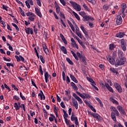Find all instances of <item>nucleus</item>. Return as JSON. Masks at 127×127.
Segmentation results:
<instances>
[{"instance_id":"4d7b16f0","label":"nucleus","mask_w":127,"mask_h":127,"mask_svg":"<svg viewBox=\"0 0 127 127\" xmlns=\"http://www.w3.org/2000/svg\"><path fill=\"white\" fill-rule=\"evenodd\" d=\"M25 2L26 5L28 7V8H30V5L29 4V3L28 2V1L27 0Z\"/></svg>"},{"instance_id":"f704fd0d","label":"nucleus","mask_w":127,"mask_h":127,"mask_svg":"<svg viewBox=\"0 0 127 127\" xmlns=\"http://www.w3.org/2000/svg\"><path fill=\"white\" fill-rule=\"evenodd\" d=\"M121 48L123 51H127V45L121 46Z\"/></svg>"},{"instance_id":"c9c22d12","label":"nucleus","mask_w":127,"mask_h":127,"mask_svg":"<svg viewBox=\"0 0 127 127\" xmlns=\"http://www.w3.org/2000/svg\"><path fill=\"white\" fill-rule=\"evenodd\" d=\"M88 81H89V82H90V83H91L92 84H95V81H94V80L90 78L87 77V78Z\"/></svg>"},{"instance_id":"e2e57ef3","label":"nucleus","mask_w":127,"mask_h":127,"mask_svg":"<svg viewBox=\"0 0 127 127\" xmlns=\"http://www.w3.org/2000/svg\"><path fill=\"white\" fill-rule=\"evenodd\" d=\"M76 100L80 104H82V103H83V101H82V99H81L80 97L78 98Z\"/></svg>"},{"instance_id":"5fc2aeb1","label":"nucleus","mask_w":127,"mask_h":127,"mask_svg":"<svg viewBox=\"0 0 127 127\" xmlns=\"http://www.w3.org/2000/svg\"><path fill=\"white\" fill-rule=\"evenodd\" d=\"M83 33L85 34L86 37H89V35H88V32L86 31V30L82 31Z\"/></svg>"},{"instance_id":"49530a36","label":"nucleus","mask_w":127,"mask_h":127,"mask_svg":"<svg viewBox=\"0 0 127 127\" xmlns=\"http://www.w3.org/2000/svg\"><path fill=\"white\" fill-rule=\"evenodd\" d=\"M25 31L27 34H30V28H27L25 29Z\"/></svg>"},{"instance_id":"bb28decb","label":"nucleus","mask_w":127,"mask_h":127,"mask_svg":"<svg viewBox=\"0 0 127 127\" xmlns=\"http://www.w3.org/2000/svg\"><path fill=\"white\" fill-rule=\"evenodd\" d=\"M69 3L71 4L73 8L76 7V5H77V3L73 1H69Z\"/></svg>"},{"instance_id":"6e6d98bb","label":"nucleus","mask_w":127,"mask_h":127,"mask_svg":"<svg viewBox=\"0 0 127 127\" xmlns=\"http://www.w3.org/2000/svg\"><path fill=\"white\" fill-rule=\"evenodd\" d=\"M88 1L92 3V4H95L96 3V1L95 0H87Z\"/></svg>"},{"instance_id":"e433bc0d","label":"nucleus","mask_w":127,"mask_h":127,"mask_svg":"<svg viewBox=\"0 0 127 127\" xmlns=\"http://www.w3.org/2000/svg\"><path fill=\"white\" fill-rule=\"evenodd\" d=\"M76 33L77 36L79 37V38H82V34H81V32H80V31L78 32H76Z\"/></svg>"},{"instance_id":"ddd939ff","label":"nucleus","mask_w":127,"mask_h":127,"mask_svg":"<svg viewBox=\"0 0 127 127\" xmlns=\"http://www.w3.org/2000/svg\"><path fill=\"white\" fill-rule=\"evenodd\" d=\"M118 55L119 58H123L124 57V53L121 50H118Z\"/></svg>"},{"instance_id":"3c124183","label":"nucleus","mask_w":127,"mask_h":127,"mask_svg":"<svg viewBox=\"0 0 127 127\" xmlns=\"http://www.w3.org/2000/svg\"><path fill=\"white\" fill-rule=\"evenodd\" d=\"M13 99L16 101H18V100H19V97L16 95H14L13 97Z\"/></svg>"},{"instance_id":"423d86ee","label":"nucleus","mask_w":127,"mask_h":127,"mask_svg":"<svg viewBox=\"0 0 127 127\" xmlns=\"http://www.w3.org/2000/svg\"><path fill=\"white\" fill-rule=\"evenodd\" d=\"M118 111L121 113V115L125 116L126 115V111H125V109L123 108L122 107L119 106L117 107Z\"/></svg>"},{"instance_id":"20e7f679","label":"nucleus","mask_w":127,"mask_h":127,"mask_svg":"<svg viewBox=\"0 0 127 127\" xmlns=\"http://www.w3.org/2000/svg\"><path fill=\"white\" fill-rule=\"evenodd\" d=\"M123 23V19L121 15H118L117 16L116 23L117 25H121Z\"/></svg>"},{"instance_id":"1a4fd4ad","label":"nucleus","mask_w":127,"mask_h":127,"mask_svg":"<svg viewBox=\"0 0 127 127\" xmlns=\"http://www.w3.org/2000/svg\"><path fill=\"white\" fill-rule=\"evenodd\" d=\"M48 78H50V79H51V75H49L48 73V72H46L45 73V82L46 83L48 82Z\"/></svg>"},{"instance_id":"dca6fc26","label":"nucleus","mask_w":127,"mask_h":127,"mask_svg":"<svg viewBox=\"0 0 127 127\" xmlns=\"http://www.w3.org/2000/svg\"><path fill=\"white\" fill-rule=\"evenodd\" d=\"M70 85L74 91H78V87H77V86L74 83V82H71L70 83Z\"/></svg>"},{"instance_id":"c756f323","label":"nucleus","mask_w":127,"mask_h":127,"mask_svg":"<svg viewBox=\"0 0 127 127\" xmlns=\"http://www.w3.org/2000/svg\"><path fill=\"white\" fill-rule=\"evenodd\" d=\"M38 97H40L41 100H45V96L44 94L42 95L41 93L38 94Z\"/></svg>"},{"instance_id":"052dcab7","label":"nucleus","mask_w":127,"mask_h":127,"mask_svg":"<svg viewBox=\"0 0 127 127\" xmlns=\"http://www.w3.org/2000/svg\"><path fill=\"white\" fill-rule=\"evenodd\" d=\"M37 3L39 6H41V1L40 0H37Z\"/></svg>"},{"instance_id":"774afa93","label":"nucleus","mask_w":127,"mask_h":127,"mask_svg":"<svg viewBox=\"0 0 127 127\" xmlns=\"http://www.w3.org/2000/svg\"><path fill=\"white\" fill-rule=\"evenodd\" d=\"M66 83L67 84H69V83H70V78L68 76H66Z\"/></svg>"},{"instance_id":"5701e85b","label":"nucleus","mask_w":127,"mask_h":127,"mask_svg":"<svg viewBox=\"0 0 127 127\" xmlns=\"http://www.w3.org/2000/svg\"><path fill=\"white\" fill-rule=\"evenodd\" d=\"M121 46H123L124 45H127L126 43V41L124 39H122L120 40Z\"/></svg>"},{"instance_id":"f8f14e48","label":"nucleus","mask_w":127,"mask_h":127,"mask_svg":"<svg viewBox=\"0 0 127 127\" xmlns=\"http://www.w3.org/2000/svg\"><path fill=\"white\" fill-rule=\"evenodd\" d=\"M126 34L124 32H120L116 34V37H118L119 38H123L124 36H125Z\"/></svg>"},{"instance_id":"13d9d810","label":"nucleus","mask_w":127,"mask_h":127,"mask_svg":"<svg viewBox=\"0 0 127 127\" xmlns=\"http://www.w3.org/2000/svg\"><path fill=\"white\" fill-rule=\"evenodd\" d=\"M0 23L1 24H2V26L4 27V28H5V22L3 21H0Z\"/></svg>"},{"instance_id":"473e14b6","label":"nucleus","mask_w":127,"mask_h":127,"mask_svg":"<svg viewBox=\"0 0 127 127\" xmlns=\"http://www.w3.org/2000/svg\"><path fill=\"white\" fill-rule=\"evenodd\" d=\"M11 24L13 26H14V27L16 28V30H17V31H19V28H18V27L17 26V25L15 23H12Z\"/></svg>"},{"instance_id":"f3484780","label":"nucleus","mask_w":127,"mask_h":127,"mask_svg":"<svg viewBox=\"0 0 127 127\" xmlns=\"http://www.w3.org/2000/svg\"><path fill=\"white\" fill-rule=\"evenodd\" d=\"M89 19H91V17L86 15L83 17L82 18L83 21H88V20H89Z\"/></svg>"},{"instance_id":"aec40b11","label":"nucleus","mask_w":127,"mask_h":127,"mask_svg":"<svg viewBox=\"0 0 127 127\" xmlns=\"http://www.w3.org/2000/svg\"><path fill=\"white\" fill-rule=\"evenodd\" d=\"M73 8L75 9V10H77V11H80L81 10V6L78 4H76L75 7H74Z\"/></svg>"},{"instance_id":"b1692460","label":"nucleus","mask_w":127,"mask_h":127,"mask_svg":"<svg viewBox=\"0 0 127 127\" xmlns=\"http://www.w3.org/2000/svg\"><path fill=\"white\" fill-rule=\"evenodd\" d=\"M27 16H34V17H35V14H33L31 12H28L26 13Z\"/></svg>"},{"instance_id":"bf43d9fd","label":"nucleus","mask_w":127,"mask_h":127,"mask_svg":"<svg viewBox=\"0 0 127 127\" xmlns=\"http://www.w3.org/2000/svg\"><path fill=\"white\" fill-rule=\"evenodd\" d=\"M89 108L90 109H91V111H93V112L96 113V109L94 108V107H93V106H90Z\"/></svg>"},{"instance_id":"9d476101","label":"nucleus","mask_w":127,"mask_h":127,"mask_svg":"<svg viewBox=\"0 0 127 127\" xmlns=\"http://www.w3.org/2000/svg\"><path fill=\"white\" fill-rule=\"evenodd\" d=\"M35 11L37 15H38L39 17L42 18V14H41V12H40V10H39V9H38V8L37 7L35 8Z\"/></svg>"},{"instance_id":"69168bd1","label":"nucleus","mask_w":127,"mask_h":127,"mask_svg":"<svg viewBox=\"0 0 127 127\" xmlns=\"http://www.w3.org/2000/svg\"><path fill=\"white\" fill-rule=\"evenodd\" d=\"M20 96L22 99H23L24 100H26L25 97L24 96H22V93L21 92L20 93Z\"/></svg>"},{"instance_id":"7c9ffc66","label":"nucleus","mask_w":127,"mask_h":127,"mask_svg":"<svg viewBox=\"0 0 127 127\" xmlns=\"http://www.w3.org/2000/svg\"><path fill=\"white\" fill-rule=\"evenodd\" d=\"M66 61L68 62V63H69V64H70V65H73V64H74V63H73V62H72V61H71V60H70V58H66Z\"/></svg>"},{"instance_id":"39448f33","label":"nucleus","mask_w":127,"mask_h":127,"mask_svg":"<svg viewBox=\"0 0 127 127\" xmlns=\"http://www.w3.org/2000/svg\"><path fill=\"white\" fill-rule=\"evenodd\" d=\"M107 60H108L110 64H112V65H115L116 64V61H115V60L113 57L108 56L107 57Z\"/></svg>"},{"instance_id":"cd10ccee","label":"nucleus","mask_w":127,"mask_h":127,"mask_svg":"<svg viewBox=\"0 0 127 127\" xmlns=\"http://www.w3.org/2000/svg\"><path fill=\"white\" fill-rule=\"evenodd\" d=\"M72 13H73V15L75 16V17H76L77 19V20H80V17L78 15V14H77L76 12L74 11L72 12Z\"/></svg>"},{"instance_id":"864d4df0","label":"nucleus","mask_w":127,"mask_h":127,"mask_svg":"<svg viewBox=\"0 0 127 127\" xmlns=\"http://www.w3.org/2000/svg\"><path fill=\"white\" fill-rule=\"evenodd\" d=\"M61 3L63 4V5L65 6L66 5V2L64 0H60Z\"/></svg>"},{"instance_id":"680f3d73","label":"nucleus","mask_w":127,"mask_h":127,"mask_svg":"<svg viewBox=\"0 0 127 127\" xmlns=\"http://www.w3.org/2000/svg\"><path fill=\"white\" fill-rule=\"evenodd\" d=\"M80 60L81 62H83L84 61H85L86 60V58L83 56L81 58V59H80Z\"/></svg>"},{"instance_id":"a878e982","label":"nucleus","mask_w":127,"mask_h":127,"mask_svg":"<svg viewBox=\"0 0 127 127\" xmlns=\"http://www.w3.org/2000/svg\"><path fill=\"white\" fill-rule=\"evenodd\" d=\"M71 53L72 54L73 57H74L75 60H77V61H78V60H79V58H78V57L76 55V54H75V53H74L73 51H71Z\"/></svg>"},{"instance_id":"2f4dec72","label":"nucleus","mask_w":127,"mask_h":127,"mask_svg":"<svg viewBox=\"0 0 127 127\" xmlns=\"http://www.w3.org/2000/svg\"><path fill=\"white\" fill-rule=\"evenodd\" d=\"M14 107L15 108V110H19V109H20V107L18 105H17V103L16 102L14 103Z\"/></svg>"},{"instance_id":"7ed1b4c3","label":"nucleus","mask_w":127,"mask_h":127,"mask_svg":"<svg viewBox=\"0 0 127 127\" xmlns=\"http://www.w3.org/2000/svg\"><path fill=\"white\" fill-rule=\"evenodd\" d=\"M114 87L117 90L118 93H122L123 92V89H122V86L118 83H114Z\"/></svg>"},{"instance_id":"4468645a","label":"nucleus","mask_w":127,"mask_h":127,"mask_svg":"<svg viewBox=\"0 0 127 127\" xmlns=\"http://www.w3.org/2000/svg\"><path fill=\"white\" fill-rule=\"evenodd\" d=\"M55 5L57 13H60V6L58 4H57V2H56V1H55Z\"/></svg>"},{"instance_id":"0e129e2a","label":"nucleus","mask_w":127,"mask_h":127,"mask_svg":"<svg viewBox=\"0 0 127 127\" xmlns=\"http://www.w3.org/2000/svg\"><path fill=\"white\" fill-rule=\"evenodd\" d=\"M2 8L3 9H5V10L7 11V8H8V7L5 6V5H2Z\"/></svg>"},{"instance_id":"79ce46f5","label":"nucleus","mask_w":127,"mask_h":127,"mask_svg":"<svg viewBox=\"0 0 127 127\" xmlns=\"http://www.w3.org/2000/svg\"><path fill=\"white\" fill-rule=\"evenodd\" d=\"M79 14L80 15H81V16H82V17H83V18H84V16H86V13H85V12H80V13H79Z\"/></svg>"},{"instance_id":"a19ab883","label":"nucleus","mask_w":127,"mask_h":127,"mask_svg":"<svg viewBox=\"0 0 127 127\" xmlns=\"http://www.w3.org/2000/svg\"><path fill=\"white\" fill-rule=\"evenodd\" d=\"M82 6L84 7V8H85V9H86L87 11H89V7H88L87 6V5H86V4L84 3L83 5H82Z\"/></svg>"},{"instance_id":"8fccbe9b","label":"nucleus","mask_w":127,"mask_h":127,"mask_svg":"<svg viewBox=\"0 0 127 127\" xmlns=\"http://www.w3.org/2000/svg\"><path fill=\"white\" fill-rule=\"evenodd\" d=\"M78 118H77L76 117H74V116H71V121H72V122L75 121L76 120H77Z\"/></svg>"},{"instance_id":"37998d69","label":"nucleus","mask_w":127,"mask_h":127,"mask_svg":"<svg viewBox=\"0 0 127 127\" xmlns=\"http://www.w3.org/2000/svg\"><path fill=\"white\" fill-rule=\"evenodd\" d=\"M39 71L42 75H43V71L42 70V67L41 66V65H39Z\"/></svg>"},{"instance_id":"9b49d317","label":"nucleus","mask_w":127,"mask_h":127,"mask_svg":"<svg viewBox=\"0 0 127 127\" xmlns=\"http://www.w3.org/2000/svg\"><path fill=\"white\" fill-rule=\"evenodd\" d=\"M72 103L73 104V107L75 108L76 110H78L79 105L78 104V102H77V100L75 99H73Z\"/></svg>"},{"instance_id":"412c9836","label":"nucleus","mask_w":127,"mask_h":127,"mask_svg":"<svg viewBox=\"0 0 127 127\" xmlns=\"http://www.w3.org/2000/svg\"><path fill=\"white\" fill-rule=\"evenodd\" d=\"M110 70L111 72H112V73H114V74H116V75H118V74H119V72H118V71H117V70L114 67H110Z\"/></svg>"},{"instance_id":"f03ea898","label":"nucleus","mask_w":127,"mask_h":127,"mask_svg":"<svg viewBox=\"0 0 127 127\" xmlns=\"http://www.w3.org/2000/svg\"><path fill=\"white\" fill-rule=\"evenodd\" d=\"M122 6V9H121V15H122V17L125 18L126 17V14H125V11L126 10V8H127V4L126 3H123L121 5Z\"/></svg>"},{"instance_id":"603ef678","label":"nucleus","mask_w":127,"mask_h":127,"mask_svg":"<svg viewBox=\"0 0 127 127\" xmlns=\"http://www.w3.org/2000/svg\"><path fill=\"white\" fill-rule=\"evenodd\" d=\"M19 58H20V61H22V62H24V63H25V61L24 60V58H23L22 56H19Z\"/></svg>"},{"instance_id":"338daca9","label":"nucleus","mask_w":127,"mask_h":127,"mask_svg":"<svg viewBox=\"0 0 127 127\" xmlns=\"http://www.w3.org/2000/svg\"><path fill=\"white\" fill-rule=\"evenodd\" d=\"M27 0L31 5H33V1H32V0Z\"/></svg>"},{"instance_id":"0eeeda50","label":"nucleus","mask_w":127,"mask_h":127,"mask_svg":"<svg viewBox=\"0 0 127 127\" xmlns=\"http://www.w3.org/2000/svg\"><path fill=\"white\" fill-rule=\"evenodd\" d=\"M92 117H93L94 119H97V120H98V121H102V118L101 117V116H100L99 114L97 113H93V114H92Z\"/></svg>"},{"instance_id":"72a5a7b5","label":"nucleus","mask_w":127,"mask_h":127,"mask_svg":"<svg viewBox=\"0 0 127 127\" xmlns=\"http://www.w3.org/2000/svg\"><path fill=\"white\" fill-rule=\"evenodd\" d=\"M40 59L42 63H43V64H44V63H45V60H44V59H43V57L40 55Z\"/></svg>"},{"instance_id":"a18cd8bd","label":"nucleus","mask_w":127,"mask_h":127,"mask_svg":"<svg viewBox=\"0 0 127 127\" xmlns=\"http://www.w3.org/2000/svg\"><path fill=\"white\" fill-rule=\"evenodd\" d=\"M115 46H114V44H111L109 46V49L110 50H113Z\"/></svg>"},{"instance_id":"393cba45","label":"nucleus","mask_w":127,"mask_h":127,"mask_svg":"<svg viewBox=\"0 0 127 127\" xmlns=\"http://www.w3.org/2000/svg\"><path fill=\"white\" fill-rule=\"evenodd\" d=\"M111 118L114 122H116L117 121V119L116 118V115H115V113H113V112L111 113Z\"/></svg>"},{"instance_id":"6e6552de","label":"nucleus","mask_w":127,"mask_h":127,"mask_svg":"<svg viewBox=\"0 0 127 127\" xmlns=\"http://www.w3.org/2000/svg\"><path fill=\"white\" fill-rule=\"evenodd\" d=\"M110 109L112 111L114 112L116 114V116H117V117H119V116H120V113H119V111H118V110L116 109V108L111 106L110 107Z\"/></svg>"},{"instance_id":"6ab92c4d","label":"nucleus","mask_w":127,"mask_h":127,"mask_svg":"<svg viewBox=\"0 0 127 127\" xmlns=\"http://www.w3.org/2000/svg\"><path fill=\"white\" fill-rule=\"evenodd\" d=\"M110 101H111V102L113 103V104H115V105H119V102L117 100L113 98L112 97L110 98Z\"/></svg>"},{"instance_id":"de8ad7c7","label":"nucleus","mask_w":127,"mask_h":127,"mask_svg":"<svg viewBox=\"0 0 127 127\" xmlns=\"http://www.w3.org/2000/svg\"><path fill=\"white\" fill-rule=\"evenodd\" d=\"M80 45H81V46H82V48H83V49H86V46H85V44H84L83 43V42H80Z\"/></svg>"},{"instance_id":"4c0bfd02","label":"nucleus","mask_w":127,"mask_h":127,"mask_svg":"<svg viewBox=\"0 0 127 127\" xmlns=\"http://www.w3.org/2000/svg\"><path fill=\"white\" fill-rule=\"evenodd\" d=\"M103 7V9H104L105 10H108V9H109V5L107 4H104Z\"/></svg>"},{"instance_id":"2eb2a0df","label":"nucleus","mask_w":127,"mask_h":127,"mask_svg":"<svg viewBox=\"0 0 127 127\" xmlns=\"http://www.w3.org/2000/svg\"><path fill=\"white\" fill-rule=\"evenodd\" d=\"M105 87H107L108 90L110 91V92H111V93H114V90L113 89V88L109 85L108 83L105 84Z\"/></svg>"},{"instance_id":"4be33fe9","label":"nucleus","mask_w":127,"mask_h":127,"mask_svg":"<svg viewBox=\"0 0 127 127\" xmlns=\"http://www.w3.org/2000/svg\"><path fill=\"white\" fill-rule=\"evenodd\" d=\"M61 50L62 51V52H63L64 54H67V50H66V48H65V47H61Z\"/></svg>"},{"instance_id":"ea45409f","label":"nucleus","mask_w":127,"mask_h":127,"mask_svg":"<svg viewBox=\"0 0 127 127\" xmlns=\"http://www.w3.org/2000/svg\"><path fill=\"white\" fill-rule=\"evenodd\" d=\"M76 54L78 57V58H79V59H82V58L83 57V56H82L81 55V54L79 52H76Z\"/></svg>"},{"instance_id":"58836bf2","label":"nucleus","mask_w":127,"mask_h":127,"mask_svg":"<svg viewBox=\"0 0 127 127\" xmlns=\"http://www.w3.org/2000/svg\"><path fill=\"white\" fill-rule=\"evenodd\" d=\"M64 118V121H67V118H68V117H69V116L68 115V114L65 113L63 115Z\"/></svg>"},{"instance_id":"c03bdc74","label":"nucleus","mask_w":127,"mask_h":127,"mask_svg":"<svg viewBox=\"0 0 127 127\" xmlns=\"http://www.w3.org/2000/svg\"><path fill=\"white\" fill-rule=\"evenodd\" d=\"M84 96H85V99H90L91 98V96H90V95L84 93Z\"/></svg>"},{"instance_id":"a211bd4d","label":"nucleus","mask_w":127,"mask_h":127,"mask_svg":"<svg viewBox=\"0 0 127 127\" xmlns=\"http://www.w3.org/2000/svg\"><path fill=\"white\" fill-rule=\"evenodd\" d=\"M70 79H71L73 82H74V83H78V80H77V79H76V77H75V76H74L72 74H70Z\"/></svg>"},{"instance_id":"c85d7f7f","label":"nucleus","mask_w":127,"mask_h":127,"mask_svg":"<svg viewBox=\"0 0 127 127\" xmlns=\"http://www.w3.org/2000/svg\"><path fill=\"white\" fill-rule=\"evenodd\" d=\"M19 8L20 9V12L21 15H22V16H25V14H24V11H23V10H22V9L20 7H19Z\"/></svg>"},{"instance_id":"09e8293b","label":"nucleus","mask_w":127,"mask_h":127,"mask_svg":"<svg viewBox=\"0 0 127 127\" xmlns=\"http://www.w3.org/2000/svg\"><path fill=\"white\" fill-rule=\"evenodd\" d=\"M3 60H4V61H7L8 62H10V61H11V59H7L5 57H3Z\"/></svg>"},{"instance_id":"f257e3e1","label":"nucleus","mask_w":127,"mask_h":127,"mask_svg":"<svg viewBox=\"0 0 127 127\" xmlns=\"http://www.w3.org/2000/svg\"><path fill=\"white\" fill-rule=\"evenodd\" d=\"M126 61H127V59H126V58H117L115 61V67H119V66H122V65H125Z\"/></svg>"}]
</instances>
